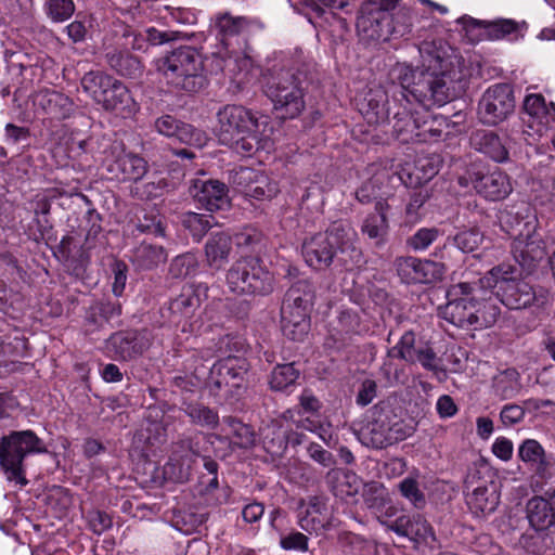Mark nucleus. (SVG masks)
Segmentation results:
<instances>
[{"label":"nucleus","instance_id":"nucleus-12","mask_svg":"<svg viewBox=\"0 0 555 555\" xmlns=\"http://www.w3.org/2000/svg\"><path fill=\"white\" fill-rule=\"evenodd\" d=\"M457 23L470 41L517 39L524 25L511 18L481 21L467 15L460 17Z\"/></svg>","mask_w":555,"mask_h":555},{"label":"nucleus","instance_id":"nucleus-35","mask_svg":"<svg viewBox=\"0 0 555 555\" xmlns=\"http://www.w3.org/2000/svg\"><path fill=\"white\" fill-rule=\"evenodd\" d=\"M106 62L121 76L134 78L142 72V65L138 57L125 51L112 50L106 53Z\"/></svg>","mask_w":555,"mask_h":555},{"label":"nucleus","instance_id":"nucleus-16","mask_svg":"<svg viewBox=\"0 0 555 555\" xmlns=\"http://www.w3.org/2000/svg\"><path fill=\"white\" fill-rule=\"evenodd\" d=\"M459 183L463 186L472 183L478 194L490 201L503 199L512 192L509 178L500 170L468 172V177H461Z\"/></svg>","mask_w":555,"mask_h":555},{"label":"nucleus","instance_id":"nucleus-49","mask_svg":"<svg viewBox=\"0 0 555 555\" xmlns=\"http://www.w3.org/2000/svg\"><path fill=\"white\" fill-rule=\"evenodd\" d=\"M223 423L228 426L229 431L233 435L234 444L243 449H247L254 446L255 433L248 425H245L233 417H225Z\"/></svg>","mask_w":555,"mask_h":555},{"label":"nucleus","instance_id":"nucleus-62","mask_svg":"<svg viewBox=\"0 0 555 555\" xmlns=\"http://www.w3.org/2000/svg\"><path fill=\"white\" fill-rule=\"evenodd\" d=\"M410 535L422 540L434 539V530L428 521L421 515L410 517Z\"/></svg>","mask_w":555,"mask_h":555},{"label":"nucleus","instance_id":"nucleus-63","mask_svg":"<svg viewBox=\"0 0 555 555\" xmlns=\"http://www.w3.org/2000/svg\"><path fill=\"white\" fill-rule=\"evenodd\" d=\"M377 396V384L371 378L362 382L360 389L356 397L357 404L361 406L369 405Z\"/></svg>","mask_w":555,"mask_h":555},{"label":"nucleus","instance_id":"nucleus-50","mask_svg":"<svg viewBox=\"0 0 555 555\" xmlns=\"http://www.w3.org/2000/svg\"><path fill=\"white\" fill-rule=\"evenodd\" d=\"M415 15L409 8H400L395 14H390V37H403L412 31Z\"/></svg>","mask_w":555,"mask_h":555},{"label":"nucleus","instance_id":"nucleus-47","mask_svg":"<svg viewBox=\"0 0 555 555\" xmlns=\"http://www.w3.org/2000/svg\"><path fill=\"white\" fill-rule=\"evenodd\" d=\"M417 349L414 333L405 332L398 344L388 351V358H400L406 362L415 363Z\"/></svg>","mask_w":555,"mask_h":555},{"label":"nucleus","instance_id":"nucleus-45","mask_svg":"<svg viewBox=\"0 0 555 555\" xmlns=\"http://www.w3.org/2000/svg\"><path fill=\"white\" fill-rule=\"evenodd\" d=\"M198 306V296L189 287L184 288L182 293L170 302L169 309L173 314L190 318Z\"/></svg>","mask_w":555,"mask_h":555},{"label":"nucleus","instance_id":"nucleus-18","mask_svg":"<svg viewBox=\"0 0 555 555\" xmlns=\"http://www.w3.org/2000/svg\"><path fill=\"white\" fill-rule=\"evenodd\" d=\"M234 183L240 186V191L246 197L258 201L271 199L279 193L276 182L267 175L251 168H241L237 170L234 176Z\"/></svg>","mask_w":555,"mask_h":555},{"label":"nucleus","instance_id":"nucleus-3","mask_svg":"<svg viewBox=\"0 0 555 555\" xmlns=\"http://www.w3.org/2000/svg\"><path fill=\"white\" fill-rule=\"evenodd\" d=\"M358 235L348 223H334L324 233H318L302 245V255L307 264L323 270L336 260L347 270L362 262L363 255L357 246Z\"/></svg>","mask_w":555,"mask_h":555},{"label":"nucleus","instance_id":"nucleus-21","mask_svg":"<svg viewBox=\"0 0 555 555\" xmlns=\"http://www.w3.org/2000/svg\"><path fill=\"white\" fill-rule=\"evenodd\" d=\"M154 128L162 135L196 147L204 146L207 141L204 131L194 128L192 125L180 121L171 115L158 117L154 121Z\"/></svg>","mask_w":555,"mask_h":555},{"label":"nucleus","instance_id":"nucleus-20","mask_svg":"<svg viewBox=\"0 0 555 555\" xmlns=\"http://www.w3.org/2000/svg\"><path fill=\"white\" fill-rule=\"evenodd\" d=\"M112 154L115 159L107 169L117 178L125 181H139L146 175L147 162L134 153L126 152L121 143L112 145Z\"/></svg>","mask_w":555,"mask_h":555},{"label":"nucleus","instance_id":"nucleus-44","mask_svg":"<svg viewBox=\"0 0 555 555\" xmlns=\"http://www.w3.org/2000/svg\"><path fill=\"white\" fill-rule=\"evenodd\" d=\"M183 411L195 425L215 428L218 425V414L201 403H185Z\"/></svg>","mask_w":555,"mask_h":555},{"label":"nucleus","instance_id":"nucleus-8","mask_svg":"<svg viewBox=\"0 0 555 555\" xmlns=\"http://www.w3.org/2000/svg\"><path fill=\"white\" fill-rule=\"evenodd\" d=\"M43 451L46 448L41 439L31 430L12 431L3 437L0 442V466L8 480L25 486L27 483L23 467L25 456Z\"/></svg>","mask_w":555,"mask_h":555},{"label":"nucleus","instance_id":"nucleus-32","mask_svg":"<svg viewBox=\"0 0 555 555\" xmlns=\"http://www.w3.org/2000/svg\"><path fill=\"white\" fill-rule=\"evenodd\" d=\"M466 503L476 516L492 513L499 504L493 487L479 486L466 495Z\"/></svg>","mask_w":555,"mask_h":555},{"label":"nucleus","instance_id":"nucleus-14","mask_svg":"<svg viewBox=\"0 0 555 555\" xmlns=\"http://www.w3.org/2000/svg\"><path fill=\"white\" fill-rule=\"evenodd\" d=\"M395 266L401 280L408 284L436 283L441 281L446 273L443 263L412 256L397 258Z\"/></svg>","mask_w":555,"mask_h":555},{"label":"nucleus","instance_id":"nucleus-48","mask_svg":"<svg viewBox=\"0 0 555 555\" xmlns=\"http://www.w3.org/2000/svg\"><path fill=\"white\" fill-rule=\"evenodd\" d=\"M299 376L294 363L276 365L270 376V386L273 390H284L293 385Z\"/></svg>","mask_w":555,"mask_h":555},{"label":"nucleus","instance_id":"nucleus-4","mask_svg":"<svg viewBox=\"0 0 555 555\" xmlns=\"http://www.w3.org/2000/svg\"><path fill=\"white\" fill-rule=\"evenodd\" d=\"M481 284L486 288L496 287V296L508 309H526L531 306H543L545 296L538 294L532 285L519 278L518 269L512 264L502 263L493 267L485 276Z\"/></svg>","mask_w":555,"mask_h":555},{"label":"nucleus","instance_id":"nucleus-5","mask_svg":"<svg viewBox=\"0 0 555 555\" xmlns=\"http://www.w3.org/2000/svg\"><path fill=\"white\" fill-rule=\"evenodd\" d=\"M158 70L176 89L197 92L204 88V60L192 47H181L158 61Z\"/></svg>","mask_w":555,"mask_h":555},{"label":"nucleus","instance_id":"nucleus-13","mask_svg":"<svg viewBox=\"0 0 555 555\" xmlns=\"http://www.w3.org/2000/svg\"><path fill=\"white\" fill-rule=\"evenodd\" d=\"M515 108L513 90L507 83H496L486 90L479 101V116L483 124L498 125Z\"/></svg>","mask_w":555,"mask_h":555},{"label":"nucleus","instance_id":"nucleus-58","mask_svg":"<svg viewBox=\"0 0 555 555\" xmlns=\"http://www.w3.org/2000/svg\"><path fill=\"white\" fill-rule=\"evenodd\" d=\"M525 418V406L516 403H508L500 411V421L504 427H513Z\"/></svg>","mask_w":555,"mask_h":555},{"label":"nucleus","instance_id":"nucleus-51","mask_svg":"<svg viewBox=\"0 0 555 555\" xmlns=\"http://www.w3.org/2000/svg\"><path fill=\"white\" fill-rule=\"evenodd\" d=\"M494 386L503 398H513L519 390L518 372L513 369L501 372L494 379Z\"/></svg>","mask_w":555,"mask_h":555},{"label":"nucleus","instance_id":"nucleus-52","mask_svg":"<svg viewBox=\"0 0 555 555\" xmlns=\"http://www.w3.org/2000/svg\"><path fill=\"white\" fill-rule=\"evenodd\" d=\"M183 225L189 229L194 237L201 240L202 236L216 224L210 215L188 212L183 217Z\"/></svg>","mask_w":555,"mask_h":555},{"label":"nucleus","instance_id":"nucleus-23","mask_svg":"<svg viewBox=\"0 0 555 555\" xmlns=\"http://www.w3.org/2000/svg\"><path fill=\"white\" fill-rule=\"evenodd\" d=\"M246 370L244 362L234 357L217 361L209 370L208 383L216 389L240 387Z\"/></svg>","mask_w":555,"mask_h":555},{"label":"nucleus","instance_id":"nucleus-17","mask_svg":"<svg viewBox=\"0 0 555 555\" xmlns=\"http://www.w3.org/2000/svg\"><path fill=\"white\" fill-rule=\"evenodd\" d=\"M527 233H519L512 243L515 260L525 269H532L545 256V246L540 234L528 222L525 223Z\"/></svg>","mask_w":555,"mask_h":555},{"label":"nucleus","instance_id":"nucleus-24","mask_svg":"<svg viewBox=\"0 0 555 555\" xmlns=\"http://www.w3.org/2000/svg\"><path fill=\"white\" fill-rule=\"evenodd\" d=\"M309 313L310 309L284 299L281 308L283 334L292 340H302L309 331Z\"/></svg>","mask_w":555,"mask_h":555},{"label":"nucleus","instance_id":"nucleus-53","mask_svg":"<svg viewBox=\"0 0 555 555\" xmlns=\"http://www.w3.org/2000/svg\"><path fill=\"white\" fill-rule=\"evenodd\" d=\"M43 9L52 22L62 23L74 14L75 4L73 0H47Z\"/></svg>","mask_w":555,"mask_h":555},{"label":"nucleus","instance_id":"nucleus-27","mask_svg":"<svg viewBox=\"0 0 555 555\" xmlns=\"http://www.w3.org/2000/svg\"><path fill=\"white\" fill-rule=\"evenodd\" d=\"M34 104L53 118H65L72 108L70 100L55 90H40L34 95Z\"/></svg>","mask_w":555,"mask_h":555},{"label":"nucleus","instance_id":"nucleus-10","mask_svg":"<svg viewBox=\"0 0 555 555\" xmlns=\"http://www.w3.org/2000/svg\"><path fill=\"white\" fill-rule=\"evenodd\" d=\"M481 278L476 282H461L452 285L447 293L448 302L441 310L444 320L459 327L476 326L477 295L483 293Z\"/></svg>","mask_w":555,"mask_h":555},{"label":"nucleus","instance_id":"nucleus-2","mask_svg":"<svg viewBox=\"0 0 555 555\" xmlns=\"http://www.w3.org/2000/svg\"><path fill=\"white\" fill-rule=\"evenodd\" d=\"M217 137L222 145L242 156L273 149V128L269 118L236 104L224 105L217 113Z\"/></svg>","mask_w":555,"mask_h":555},{"label":"nucleus","instance_id":"nucleus-19","mask_svg":"<svg viewBox=\"0 0 555 555\" xmlns=\"http://www.w3.org/2000/svg\"><path fill=\"white\" fill-rule=\"evenodd\" d=\"M149 347L147 339L137 331L118 332L105 343V352L114 360H132Z\"/></svg>","mask_w":555,"mask_h":555},{"label":"nucleus","instance_id":"nucleus-25","mask_svg":"<svg viewBox=\"0 0 555 555\" xmlns=\"http://www.w3.org/2000/svg\"><path fill=\"white\" fill-rule=\"evenodd\" d=\"M197 451L193 450L190 440H181L177 444L173 456L165 466V474L177 482L189 480Z\"/></svg>","mask_w":555,"mask_h":555},{"label":"nucleus","instance_id":"nucleus-43","mask_svg":"<svg viewBox=\"0 0 555 555\" xmlns=\"http://www.w3.org/2000/svg\"><path fill=\"white\" fill-rule=\"evenodd\" d=\"M517 453L520 461L529 465V467H532L553 455V453L546 452L543 446L535 439L524 440L519 444Z\"/></svg>","mask_w":555,"mask_h":555},{"label":"nucleus","instance_id":"nucleus-26","mask_svg":"<svg viewBox=\"0 0 555 555\" xmlns=\"http://www.w3.org/2000/svg\"><path fill=\"white\" fill-rule=\"evenodd\" d=\"M388 94L380 88L370 89L359 104V111L371 125H379L388 120Z\"/></svg>","mask_w":555,"mask_h":555},{"label":"nucleus","instance_id":"nucleus-6","mask_svg":"<svg viewBox=\"0 0 555 555\" xmlns=\"http://www.w3.org/2000/svg\"><path fill=\"white\" fill-rule=\"evenodd\" d=\"M414 433V426L405 423L387 402L375 404L370 411V420L360 430L363 444L384 449L402 441Z\"/></svg>","mask_w":555,"mask_h":555},{"label":"nucleus","instance_id":"nucleus-31","mask_svg":"<svg viewBox=\"0 0 555 555\" xmlns=\"http://www.w3.org/2000/svg\"><path fill=\"white\" fill-rule=\"evenodd\" d=\"M232 249L230 235L218 232L212 234L205 244V255L210 268L220 269L228 260Z\"/></svg>","mask_w":555,"mask_h":555},{"label":"nucleus","instance_id":"nucleus-59","mask_svg":"<svg viewBox=\"0 0 555 555\" xmlns=\"http://www.w3.org/2000/svg\"><path fill=\"white\" fill-rule=\"evenodd\" d=\"M147 43L159 46L170 41L178 40L181 33L175 30H159L155 27H149L144 31Z\"/></svg>","mask_w":555,"mask_h":555},{"label":"nucleus","instance_id":"nucleus-1","mask_svg":"<svg viewBox=\"0 0 555 555\" xmlns=\"http://www.w3.org/2000/svg\"><path fill=\"white\" fill-rule=\"evenodd\" d=\"M450 47L442 40H425L418 46L422 67L397 64L393 68L400 83V95L406 100L410 92L423 107L443 105L452 99V83L461 80L456 69L459 59L450 53Z\"/></svg>","mask_w":555,"mask_h":555},{"label":"nucleus","instance_id":"nucleus-22","mask_svg":"<svg viewBox=\"0 0 555 555\" xmlns=\"http://www.w3.org/2000/svg\"><path fill=\"white\" fill-rule=\"evenodd\" d=\"M192 196L209 211L224 209L230 201L224 183L218 180H194L190 188Z\"/></svg>","mask_w":555,"mask_h":555},{"label":"nucleus","instance_id":"nucleus-42","mask_svg":"<svg viewBox=\"0 0 555 555\" xmlns=\"http://www.w3.org/2000/svg\"><path fill=\"white\" fill-rule=\"evenodd\" d=\"M314 297L312 284L307 280H298L288 288L284 299L311 310Z\"/></svg>","mask_w":555,"mask_h":555},{"label":"nucleus","instance_id":"nucleus-15","mask_svg":"<svg viewBox=\"0 0 555 555\" xmlns=\"http://www.w3.org/2000/svg\"><path fill=\"white\" fill-rule=\"evenodd\" d=\"M357 30L365 41H387L390 38V13L378 10L375 3H362Z\"/></svg>","mask_w":555,"mask_h":555},{"label":"nucleus","instance_id":"nucleus-30","mask_svg":"<svg viewBox=\"0 0 555 555\" xmlns=\"http://www.w3.org/2000/svg\"><path fill=\"white\" fill-rule=\"evenodd\" d=\"M253 21L245 16H234L231 13H220L216 15L215 28L218 37L224 46H229V40L234 37L246 34L253 25Z\"/></svg>","mask_w":555,"mask_h":555},{"label":"nucleus","instance_id":"nucleus-61","mask_svg":"<svg viewBox=\"0 0 555 555\" xmlns=\"http://www.w3.org/2000/svg\"><path fill=\"white\" fill-rule=\"evenodd\" d=\"M308 537L301 532L293 531L287 535L283 537L280 541V545L282 548L287 551H308Z\"/></svg>","mask_w":555,"mask_h":555},{"label":"nucleus","instance_id":"nucleus-29","mask_svg":"<svg viewBox=\"0 0 555 555\" xmlns=\"http://www.w3.org/2000/svg\"><path fill=\"white\" fill-rule=\"evenodd\" d=\"M531 468L530 488L535 493L555 495V455L535 464Z\"/></svg>","mask_w":555,"mask_h":555},{"label":"nucleus","instance_id":"nucleus-64","mask_svg":"<svg viewBox=\"0 0 555 555\" xmlns=\"http://www.w3.org/2000/svg\"><path fill=\"white\" fill-rule=\"evenodd\" d=\"M88 522L90 529L96 534H101L112 526L109 516L100 511L90 512L88 514Z\"/></svg>","mask_w":555,"mask_h":555},{"label":"nucleus","instance_id":"nucleus-34","mask_svg":"<svg viewBox=\"0 0 555 555\" xmlns=\"http://www.w3.org/2000/svg\"><path fill=\"white\" fill-rule=\"evenodd\" d=\"M553 102L546 103L544 96L538 93H530L525 96L524 109L539 125L548 126L555 121V111L552 108Z\"/></svg>","mask_w":555,"mask_h":555},{"label":"nucleus","instance_id":"nucleus-39","mask_svg":"<svg viewBox=\"0 0 555 555\" xmlns=\"http://www.w3.org/2000/svg\"><path fill=\"white\" fill-rule=\"evenodd\" d=\"M130 101L131 96L127 87L115 79L114 87L106 88L99 105L106 111H121L128 106Z\"/></svg>","mask_w":555,"mask_h":555},{"label":"nucleus","instance_id":"nucleus-60","mask_svg":"<svg viewBox=\"0 0 555 555\" xmlns=\"http://www.w3.org/2000/svg\"><path fill=\"white\" fill-rule=\"evenodd\" d=\"M307 8H309L318 17L324 13V7L331 9L344 10L348 5V0H300Z\"/></svg>","mask_w":555,"mask_h":555},{"label":"nucleus","instance_id":"nucleus-54","mask_svg":"<svg viewBox=\"0 0 555 555\" xmlns=\"http://www.w3.org/2000/svg\"><path fill=\"white\" fill-rule=\"evenodd\" d=\"M440 230L433 228H421L406 240V246L414 251L426 250L439 236Z\"/></svg>","mask_w":555,"mask_h":555},{"label":"nucleus","instance_id":"nucleus-40","mask_svg":"<svg viewBox=\"0 0 555 555\" xmlns=\"http://www.w3.org/2000/svg\"><path fill=\"white\" fill-rule=\"evenodd\" d=\"M134 261L143 269L153 268L167 258V254L162 246L142 243L134 249Z\"/></svg>","mask_w":555,"mask_h":555},{"label":"nucleus","instance_id":"nucleus-9","mask_svg":"<svg viewBox=\"0 0 555 555\" xmlns=\"http://www.w3.org/2000/svg\"><path fill=\"white\" fill-rule=\"evenodd\" d=\"M227 285L235 295H268L273 291V276L251 257L236 260L228 270Z\"/></svg>","mask_w":555,"mask_h":555},{"label":"nucleus","instance_id":"nucleus-38","mask_svg":"<svg viewBox=\"0 0 555 555\" xmlns=\"http://www.w3.org/2000/svg\"><path fill=\"white\" fill-rule=\"evenodd\" d=\"M326 509L325 502L320 496H311L307 502L305 516L299 519L300 527L308 532L317 531L324 526L323 512Z\"/></svg>","mask_w":555,"mask_h":555},{"label":"nucleus","instance_id":"nucleus-46","mask_svg":"<svg viewBox=\"0 0 555 555\" xmlns=\"http://www.w3.org/2000/svg\"><path fill=\"white\" fill-rule=\"evenodd\" d=\"M483 241L482 233L477 229H465L453 236H449L447 242L452 243L463 253H473Z\"/></svg>","mask_w":555,"mask_h":555},{"label":"nucleus","instance_id":"nucleus-56","mask_svg":"<svg viewBox=\"0 0 555 555\" xmlns=\"http://www.w3.org/2000/svg\"><path fill=\"white\" fill-rule=\"evenodd\" d=\"M398 488L401 495L409 500L416 508H423L426 505L425 494L420 489L416 479L406 477L399 482Z\"/></svg>","mask_w":555,"mask_h":555},{"label":"nucleus","instance_id":"nucleus-41","mask_svg":"<svg viewBox=\"0 0 555 555\" xmlns=\"http://www.w3.org/2000/svg\"><path fill=\"white\" fill-rule=\"evenodd\" d=\"M491 288H483V293L477 295L476 304H477V323L476 326L479 327H489L495 323L496 319L501 313V309L498 305H495L491 298L487 299L486 295L490 292Z\"/></svg>","mask_w":555,"mask_h":555},{"label":"nucleus","instance_id":"nucleus-57","mask_svg":"<svg viewBox=\"0 0 555 555\" xmlns=\"http://www.w3.org/2000/svg\"><path fill=\"white\" fill-rule=\"evenodd\" d=\"M195 258L192 255L177 256L170 263V274L176 279L185 278L195 271Z\"/></svg>","mask_w":555,"mask_h":555},{"label":"nucleus","instance_id":"nucleus-33","mask_svg":"<svg viewBox=\"0 0 555 555\" xmlns=\"http://www.w3.org/2000/svg\"><path fill=\"white\" fill-rule=\"evenodd\" d=\"M472 142L478 151L494 162L502 163L507 159L508 152L506 147L492 131H477L473 135Z\"/></svg>","mask_w":555,"mask_h":555},{"label":"nucleus","instance_id":"nucleus-55","mask_svg":"<svg viewBox=\"0 0 555 555\" xmlns=\"http://www.w3.org/2000/svg\"><path fill=\"white\" fill-rule=\"evenodd\" d=\"M362 232L377 243L384 242L388 232V220L383 215H369L362 224Z\"/></svg>","mask_w":555,"mask_h":555},{"label":"nucleus","instance_id":"nucleus-7","mask_svg":"<svg viewBox=\"0 0 555 555\" xmlns=\"http://www.w3.org/2000/svg\"><path fill=\"white\" fill-rule=\"evenodd\" d=\"M301 83L300 75L291 68L274 69L264 76V92L283 117L295 118L304 111Z\"/></svg>","mask_w":555,"mask_h":555},{"label":"nucleus","instance_id":"nucleus-36","mask_svg":"<svg viewBox=\"0 0 555 555\" xmlns=\"http://www.w3.org/2000/svg\"><path fill=\"white\" fill-rule=\"evenodd\" d=\"M359 326L360 320L356 312L341 311L331 331L332 339L339 344L337 348L344 347L351 335L359 332Z\"/></svg>","mask_w":555,"mask_h":555},{"label":"nucleus","instance_id":"nucleus-11","mask_svg":"<svg viewBox=\"0 0 555 555\" xmlns=\"http://www.w3.org/2000/svg\"><path fill=\"white\" fill-rule=\"evenodd\" d=\"M409 102L401 98L400 86L393 92L395 101L402 107L395 113L393 131L402 142H422L428 138L440 135V131L433 128L434 120L427 111H412L409 105L412 99L417 102L410 92H406Z\"/></svg>","mask_w":555,"mask_h":555},{"label":"nucleus","instance_id":"nucleus-37","mask_svg":"<svg viewBox=\"0 0 555 555\" xmlns=\"http://www.w3.org/2000/svg\"><path fill=\"white\" fill-rule=\"evenodd\" d=\"M115 78L103 72H89L83 75L80 81L82 90L96 103L100 104L106 88L114 87Z\"/></svg>","mask_w":555,"mask_h":555},{"label":"nucleus","instance_id":"nucleus-28","mask_svg":"<svg viewBox=\"0 0 555 555\" xmlns=\"http://www.w3.org/2000/svg\"><path fill=\"white\" fill-rule=\"evenodd\" d=\"M552 502L546 495H534L526 504V514L530 526L535 530L555 528Z\"/></svg>","mask_w":555,"mask_h":555}]
</instances>
